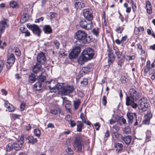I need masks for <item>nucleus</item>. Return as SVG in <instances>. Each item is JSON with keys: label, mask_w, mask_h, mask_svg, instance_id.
<instances>
[{"label": "nucleus", "mask_w": 155, "mask_h": 155, "mask_svg": "<svg viewBox=\"0 0 155 155\" xmlns=\"http://www.w3.org/2000/svg\"><path fill=\"white\" fill-rule=\"evenodd\" d=\"M54 44L56 46L57 48H58L60 44L59 42L57 40H55L54 41Z\"/></svg>", "instance_id": "obj_53"}, {"label": "nucleus", "mask_w": 155, "mask_h": 155, "mask_svg": "<svg viewBox=\"0 0 155 155\" xmlns=\"http://www.w3.org/2000/svg\"><path fill=\"white\" fill-rule=\"evenodd\" d=\"M107 51H108V63L109 65L112 64L114 62L115 58L114 53L117 56V58H120L122 54V52L119 50L118 49H108Z\"/></svg>", "instance_id": "obj_3"}, {"label": "nucleus", "mask_w": 155, "mask_h": 155, "mask_svg": "<svg viewBox=\"0 0 155 155\" xmlns=\"http://www.w3.org/2000/svg\"><path fill=\"white\" fill-rule=\"evenodd\" d=\"M115 43L118 45H121L122 46V42L121 40H120L118 39H117L115 40Z\"/></svg>", "instance_id": "obj_57"}, {"label": "nucleus", "mask_w": 155, "mask_h": 155, "mask_svg": "<svg viewBox=\"0 0 155 155\" xmlns=\"http://www.w3.org/2000/svg\"><path fill=\"white\" fill-rule=\"evenodd\" d=\"M134 116L136 118H137V114L136 113H132L128 112L127 114V116L128 119V122L129 124L132 123L133 120V116Z\"/></svg>", "instance_id": "obj_15"}, {"label": "nucleus", "mask_w": 155, "mask_h": 155, "mask_svg": "<svg viewBox=\"0 0 155 155\" xmlns=\"http://www.w3.org/2000/svg\"><path fill=\"white\" fill-rule=\"evenodd\" d=\"M46 59L43 53L38 54L37 56V63H39L41 65L45 63Z\"/></svg>", "instance_id": "obj_13"}, {"label": "nucleus", "mask_w": 155, "mask_h": 155, "mask_svg": "<svg viewBox=\"0 0 155 155\" xmlns=\"http://www.w3.org/2000/svg\"><path fill=\"white\" fill-rule=\"evenodd\" d=\"M14 143H8L6 147V150L7 151H10L14 148Z\"/></svg>", "instance_id": "obj_33"}, {"label": "nucleus", "mask_w": 155, "mask_h": 155, "mask_svg": "<svg viewBox=\"0 0 155 155\" xmlns=\"http://www.w3.org/2000/svg\"><path fill=\"white\" fill-rule=\"evenodd\" d=\"M121 139L124 141L127 145H128L130 144L131 141L132 137L130 136L124 137L121 136Z\"/></svg>", "instance_id": "obj_23"}, {"label": "nucleus", "mask_w": 155, "mask_h": 155, "mask_svg": "<svg viewBox=\"0 0 155 155\" xmlns=\"http://www.w3.org/2000/svg\"><path fill=\"white\" fill-rule=\"evenodd\" d=\"M74 146L75 148H78V138L76 137L74 140Z\"/></svg>", "instance_id": "obj_46"}, {"label": "nucleus", "mask_w": 155, "mask_h": 155, "mask_svg": "<svg viewBox=\"0 0 155 155\" xmlns=\"http://www.w3.org/2000/svg\"><path fill=\"white\" fill-rule=\"evenodd\" d=\"M152 117V114L150 112L147 113L144 115V120L142 121V124H144L148 125L150 123V120Z\"/></svg>", "instance_id": "obj_10"}, {"label": "nucleus", "mask_w": 155, "mask_h": 155, "mask_svg": "<svg viewBox=\"0 0 155 155\" xmlns=\"http://www.w3.org/2000/svg\"><path fill=\"white\" fill-rule=\"evenodd\" d=\"M84 137L83 135H80L78 134V152H82L84 151L85 143Z\"/></svg>", "instance_id": "obj_6"}, {"label": "nucleus", "mask_w": 155, "mask_h": 155, "mask_svg": "<svg viewBox=\"0 0 155 155\" xmlns=\"http://www.w3.org/2000/svg\"><path fill=\"white\" fill-rule=\"evenodd\" d=\"M82 52L89 61L93 58L95 54L93 49H87L86 50L84 49Z\"/></svg>", "instance_id": "obj_7"}, {"label": "nucleus", "mask_w": 155, "mask_h": 155, "mask_svg": "<svg viewBox=\"0 0 155 155\" xmlns=\"http://www.w3.org/2000/svg\"><path fill=\"white\" fill-rule=\"evenodd\" d=\"M88 83V79L86 78L83 79V81H81L80 82L81 85L83 87L86 86Z\"/></svg>", "instance_id": "obj_38"}, {"label": "nucleus", "mask_w": 155, "mask_h": 155, "mask_svg": "<svg viewBox=\"0 0 155 155\" xmlns=\"http://www.w3.org/2000/svg\"><path fill=\"white\" fill-rule=\"evenodd\" d=\"M25 104L24 103H22L20 105V109L21 111H23L25 108Z\"/></svg>", "instance_id": "obj_60"}, {"label": "nucleus", "mask_w": 155, "mask_h": 155, "mask_svg": "<svg viewBox=\"0 0 155 155\" xmlns=\"http://www.w3.org/2000/svg\"><path fill=\"white\" fill-rule=\"evenodd\" d=\"M139 27H135L134 29V33L135 35H137L140 32Z\"/></svg>", "instance_id": "obj_45"}, {"label": "nucleus", "mask_w": 155, "mask_h": 155, "mask_svg": "<svg viewBox=\"0 0 155 155\" xmlns=\"http://www.w3.org/2000/svg\"><path fill=\"white\" fill-rule=\"evenodd\" d=\"M121 40L122 42V46H124L127 43L129 39L127 35H126L122 37Z\"/></svg>", "instance_id": "obj_31"}, {"label": "nucleus", "mask_w": 155, "mask_h": 155, "mask_svg": "<svg viewBox=\"0 0 155 155\" xmlns=\"http://www.w3.org/2000/svg\"><path fill=\"white\" fill-rule=\"evenodd\" d=\"M55 88V91L57 90L58 91H61V92L62 89L64 87H63V84L62 83H57Z\"/></svg>", "instance_id": "obj_35"}, {"label": "nucleus", "mask_w": 155, "mask_h": 155, "mask_svg": "<svg viewBox=\"0 0 155 155\" xmlns=\"http://www.w3.org/2000/svg\"><path fill=\"white\" fill-rule=\"evenodd\" d=\"M89 61L86 56L82 52V55L78 58V63L81 65L83 64L85 62Z\"/></svg>", "instance_id": "obj_16"}, {"label": "nucleus", "mask_w": 155, "mask_h": 155, "mask_svg": "<svg viewBox=\"0 0 155 155\" xmlns=\"http://www.w3.org/2000/svg\"><path fill=\"white\" fill-rule=\"evenodd\" d=\"M9 5L11 7L13 8H18V5L17 2L14 1H11L9 3Z\"/></svg>", "instance_id": "obj_37"}, {"label": "nucleus", "mask_w": 155, "mask_h": 155, "mask_svg": "<svg viewBox=\"0 0 155 155\" xmlns=\"http://www.w3.org/2000/svg\"><path fill=\"white\" fill-rule=\"evenodd\" d=\"M137 100H130L129 98L127 97V99H126V104L127 106H130L134 108H136L137 107L138 105L137 104L134 102L135 101Z\"/></svg>", "instance_id": "obj_12"}, {"label": "nucleus", "mask_w": 155, "mask_h": 155, "mask_svg": "<svg viewBox=\"0 0 155 155\" xmlns=\"http://www.w3.org/2000/svg\"><path fill=\"white\" fill-rule=\"evenodd\" d=\"M91 70V67L89 66H87L83 67L79 71L78 77L79 78L81 77L83 74H87Z\"/></svg>", "instance_id": "obj_14"}, {"label": "nucleus", "mask_w": 155, "mask_h": 155, "mask_svg": "<svg viewBox=\"0 0 155 155\" xmlns=\"http://www.w3.org/2000/svg\"><path fill=\"white\" fill-rule=\"evenodd\" d=\"M7 26V24L5 20L1 21L0 22V39L1 35L4 32L5 27Z\"/></svg>", "instance_id": "obj_20"}, {"label": "nucleus", "mask_w": 155, "mask_h": 155, "mask_svg": "<svg viewBox=\"0 0 155 155\" xmlns=\"http://www.w3.org/2000/svg\"><path fill=\"white\" fill-rule=\"evenodd\" d=\"M26 139L28 140V143L33 144L35 143L37 141L36 138H34L33 136H30L27 137Z\"/></svg>", "instance_id": "obj_29"}, {"label": "nucleus", "mask_w": 155, "mask_h": 155, "mask_svg": "<svg viewBox=\"0 0 155 155\" xmlns=\"http://www.w3.org/2000/svg\"><path fill=\"white\" fill-rule=\"evenodd\" d=\"M15 58L14 55L11 54L8 56L6 67L7 68L9 69L14 64L15 61Z\"/></svg>", "instance_id": "obj_8"}, {"label": "nucleus", "mask_w": 155, "mask_h": 155, "mask_svg": "<svg viewBox=\"0 0 155 155\" xmlns=\"http://www.w3.org/2000/svg\"><path fill=\"white\" fill-rule=\"evenodd\" d=\"M80 117L82 121L83 122H84V120H86V119L84 117V114L83 113H81L80 116Z\"/></svg>", "instance_id": "obj_52"}, {"label": "nucleus", "mask_w": 155, "mask_h": 155, "mask_svg": "<svg viewBox=\"0 0 155 155\" xmlns=\"http://www.w3.org/2000/svg\"><path fill=\"white\" fill-rule=\"evenodd\" d=\"M138 104L140 105L139 109L144 112L147 110V108L150 105L147 102V99L146 97H143L139 101Z\"/></svg>", "instance_id": "obj_5"}, {"label": "nucleus", "mask_w": 155, "mask_h": 155, "mask_svg": "<svg viewBox=\"0 0 155 155\" xmlns=\"http://www.w3.org/2000/svg\"><path fill=\"white\" fill-rule=\"evenodd\" d=\"M115 147L116 148V151L117 153L121 152L123 149V144L120 143H117L115 145Z\"/></svg>", "instance_id": "obj_25"}, {"label": "nucleus", "mask_w": 155, "mask_h": 155, "mask_svg": "<svg viewBox=\"0 0 155 155\" xmlns=\"http://www.w3.org/2000/svg\"><path fill=\"white\" fill-rule=\"evenodd\" d=\"M4 64V61L3 60L0 61V68L2 69Z\"/></svg>", "instance_id": "obj_63"}, {"label": "nucleus", "mask_w": 155, "mask_h": 155, "mask_svg": "<svg viewBox=\"0 0 155 155\" xmlns=\"http://www.w3.org/2000/svg\"><path fill=\"white\" fill-rule=\"evenodd\" d=\"M34 133L35 135L38 137H39L41 134L40 130L38 129H36L34 130Z\"/></svg>", "instance_id": "obj_42"}, {"label": "nucleus", "mask_w": 155, "mask_h": 155, "mask_svg": "<svg viewBox=\"0 0 155 155\" xmlns=\"http://www.w3.org/2000/svg\"><path fill=\"white\" fill-rule=\"evenodd\" d=\"M69 124H71V127H73L76 125V123L74 121L72 120H70Z\"/></svg>", "instance_id": "obj_56"}, {"label": "nucleus", "mask_w": 155, "mask_h": 155, "mask_svg": "<svg viewBox=\"0 0 155 155\" xmlns=\"http://www.w3.org/2000/svg\"><path fill=\"white\" fill-rule=\"evenodd\" d=\"M115 31L117 33H120L121 34L122 32V31H121L120 27H118L116 28Z\"/></svg>", "instance_id": "obj_50"}, {"label": "nucleus", "mask_w": 155, "mask_h": 155, "mask_svg": "<svg viewBox=\"0 0 155 155\" xmlns=\"http://www.w3.org/2000/svg\"><path fill=\"white\" fill-rule=\"evenodd\" d=\"M50 113L53 114L57 115L58 114V111L55 109H52L50 110Z\"/></svg>", "instance_id": "obj_47"}, {"label": "nucleus", "mask_w": 155, "mask_h": 155, "mask_svg": "<svg viewBox=\"0 0 155 155\" xmlns=\"http://www.w3.org/2000/svg\"><path fill=\"white\" fill-rule=\"evenodd\" d=\"M13 51H14L15 54L18 56H19L21 54V51L19 50V49H13Z\"/></svg>", "instance_id": "obj_44"}, {"label": "nucleus", "mask_w": 155, "mask_h": 155, "mask_svg": "<svg viewBox=\"0 0 155 155\" xmlns=\"http://www.w3.org/2000/svg\"><path fill=\"white\" fill-rule=\"evenodd\" d=\"M5 106L9 112H12L14 111L15 109L13 106L8 103V101H7L5 103Z\"/></svg>", "instance_id": "obj_27"}, {"label": "nucleus", "mask_w": 155, "mask_h": 155, "mask_svg": "<svg viewBox=\"0 0 155 155\" xmlns=\"http://www.w3.org/2000/svg\"><path fill=\"white\" fill-rule=\"evenodd\" d=\"M35 75L34 74L31 73L28 77V81L31 83L34 82L36 80Z\"/></svg>", "instance_id": "obj_34"}, {"label": "nucleus", "mask_w": 155, "mask_h": 155, "mask_svg": "<svg viewBox=\"0 0 155 155\" xmlns=\"http://www.w3.org/2000/svg\"><path fill=\"white\" fill-rule=\"evenodd\" d=\"M22 33H25V36H29L30 35V33L28 30L24 31H22Z\"/></svg>", "instance_id": "obj_61"}, {"label": "nucleus", "mask_w": 155, "mask_h": 155, "mask_svg": "<svg viewBox=\"0 0 155 155\" xmlns=\"http://www.w3.org/2000/svg\"><path fill=\"white\" fill-rule=\"evenodd\" d=\"M99 28L98 27H96L93 28L91 31L92 33L95 36L97 37H98L99 36Z\"/></svg>", "instance_id": "obj_32"}, {"label": "nucleus", "mask_w": 155, "mask_h": 155, "mask_svg": "<svg viewBox=\"0 0 155 155\" xmlns=\"http://www.w3.org/2000/svg\"><path fill=\"white\" fill-rule=\"evenodd\" d=\"M128 94L129 96L127 95V94H126V99H127V97H128L130 100H137L140 96L139 92H137L134 88H131L129 89Z\"/></svg>", "instance_id": "obj_4"}, {"label": "nucleus", "mask_w": 155, "mask_h": 155, "mask_svg": "<svg viewBox=\"0 0 155 155\" xmlns=\"http://www.w3.org/2000/svg\"><path fill=\"white\" fill-rule=\"evenodd\" d=\"M41 83L38 81L34 85V89L36 91H39L41 89Z\"/></svg>", "instance_id": "obj_30"}, {"label": "nucleus", "mask_w": 155, "mask_h": 155, "mask_svg": "<svg viewBox=\"0 0 155 155\" xmlns=\"http://www.w3.org/2000/svg\"><path fill=\"white\" fill-rule=\"evenodd\" d=\"M73 152L71 148L68 147L66 150V153L64 155H72Z\"/></svg>", "instance_id": "obj_40"}, {"label": "nucleus", "mask_w": 155, "mask_h": 155, "mask_svg": "<svg viewBox=\"0 0 155 155\" xmlns=\"http://www.w3.org/2000/svg\"><path fill=\"white\" fill-rule=\"evenodd\" d=\"M95 40L93 36L88 35L86 32L82 30H78V41L84 45L88 44Z\"/></svg>", "instance_id": "obj_2"}, {"label": "nucleus", "mask_w": 155, "mask_h": 155, "mask_svg": "<svg viewBox=\"0 0 155 155\" xmlns=\"http://www.w3.org/2000/svg\"><path fill=\"white\" fill-rule=\"evenodd\" d=\"M118 59V60L117 61V62L118 66L121 68L123 65L124 60L125 59V56H124L121 58Z\"/></svg>", "instance_id": "obj_28"}, {"label": "nucleus", "mask_w": 155, "mask_h": 155, "mask_svg": "<svg viewBox=\"0 0 155 155\" xmlns=\"http://www.w3.org/2000/svg\"><path fill=\"white\" fill-rule=\"evenodd\" d=\"M28 20V18H24L21 17L20 21L21 23L23 24L27 21Z\"/></svg>", "instance_id": "obj_48"}, {"label": "nucleus", "mask_w": 155, "mask_h": 155, "mask_svg": "<svg viewBox=\"0 0 155 155\" xmlns=\"http://www.w3.org/2000/svg\"><path fill=\"white\" fill-rule=\"evenodd\" d=\"M41 65L39 63H36V64L32 68L33 72L35 73H37L41 70Z\"/></svg>", "instance_id": "obj_24"}, {"label": "nucleus", "mask_w": 155, "mask_h": 155, "mask_svg": "<svg viewBox=\"0 0 155 155\" xmlns=\"http://www.w3.org/2000/svg\"><path fill=\"white\" fill-rule=\"evenodd\" d=\"M83 123V122L78 121V132H81L82 129L84 128Z\"/></svg>", "instance_id": "obj_36"}, {"label": "nucleus", "mask_w": 155, "mask_h": 155, "mask_svg": "<svg viewBox=\"0 0 155 155\" xmlns=\"http://www.w3.org/2000/svg\"><path fill=\"white\" fill-rule=\"evenodd\" d=\"M73 88L72 86H67L64 87L61 91V93L64 95H68L73 91Z\"/></svg>", "instance_id": "obj_9"}, {"label": "nucleus", "mask_w": 155, "mask_h": 155, "mask_svg": "<svg viewBox=\"0 0 155 155\" xmlns=\"http://www.w3.org/2000/svg\"><path fill=\"white\" fill-rule=\"evenodd\" d=\"M78 49H73L72 51L70 53L69 57L70 59H72L77 58L78 57Z\"/></svg>", "instance_id": "obj_22"}, {"label": "nucleus", "mask_w": 155, "mask_h": 155, "mask_svg": "<svg viewBox=\"0 0 155 155\" xmlns=\"http://www.w3.org/2000/svg\"><path fill=\"white\" fill-rule=\"evenodd\" d=\"M63 99V105L65 106L66 110H69L71 106L70 101L67 100L66 97H62Z\"/></svg>", "instance_id": "obj_19"}, {"label": "nucleus", "mask_w": 155, "mask_h": 155, "mask_svg": "<svg viewBox=\"0 0 155 155\" xmlns=\"http://www.w3.org/2000/svg\"><path fill=\"white\" fill-rule=\"evenodd\" d=\"M113 133L114 134V136H115V137L117 138L119 137L121 138V136H122L120 134H119L117 132H114Z\"/></svg>", "instance_id": "obj_54"}, {"label": "nucleus", "mask_w": 155, "mask_h": 155, "mask_svg": "<svg viewBox=\"0 0 155 155\" xmlns=\"http://www.w3.org/2000/svg\"><path fill=\"white\" fill-rule=\"evenodd\" d=\"M141 50V52L140 53V55L141 56H146V54H145V51L144 49H140Z\"/></svg>", "instance_id": "obj_55"}, {"label": "nucleus", "mask_w": 155, "mask_h": 155, "mask_svg": "<svg viewBox=\"0 0 155 155\" xmlns=\"http://www.w3.org/2000/svg\"><path fill=\"white\" fill-rule=\"evenodd\" d=\"M131 7L133 12L135 13L136 11L137 8L136 3L134 4V5H131Z\"/></svg>", "instance_id": "obj_49"}, {"label": "nucleus", "mask_w": 155, "mask_h": 155, "mask_svg": "<svg viewBox=\"0 0 155 155\" xmlns=\"http://www.w3.org/2000/svg\"><path fill=\"white\" fill-rule=\"evenodd\" d=\"M147 12L149 15H151L152 13V8L150 1L147 0L146 2V7Z\"/></svg>", "instance_id": "obj_17"}, {"label": "nucleus", "mask_w": 155, "mask_h": 155, "mask_svg": "<svg viewBox=\"0 0 155 155\" xmlns=\"http://www.w3.org/2000/svg\"><path fill=\"white\" fill-rule=\"evenodd\" d=\"M57 81L56 80H52L46 82V84L49 88L51 90H55Z\"/></svg>", "instance_id": "obj_11"}, {"label": "nucleus", "mask_w": 155, "mask_h": 155, "mask_svg": "<svg viewBox=\"0 0 155 155\" xmlns=\"http://www.w3.org/2000/svg\"><path fill=\"white\" fill-rule=\"evenodd\" d=\"M84 95L83 92L81 91H78V96L82 97L84 96Z\"/></svg>", "instance_id": "obj_59"}, {"label": "nucleus", "mask_w": 155, "mask_h": 155, "mask_svg": "<svg viewBox=\"0 0 155 155\" xmlns=\"http://www.w3.org/2000/svg\"><path fill=\"white\" fill-rule=\"evenodd\" d=\"M85 8V4L83 2H78V8H79L80 10L81 9L83 8L84 9H84V8ZM83 10V9H82ZM86 10H87L86 9Z\"/></svg>", "instance_id": "obj_39"}, {"label": "nucleus", "mask_w": 155, "mask_h": 155, "mask_svg": "<svg viewBox=\"0 0 155 155\" xmlns=\"http://www.w3.org/2000/svg\"><path fill=\"white\" fill-rule=\"evenodd\" d=\"M33 32L38 37H40L41 35V31L38 26L35 25L32 29Z\"/></svg>", "instance_id": "obj_18"}, {"label": "nucleus", "mask_w": 155, "mask_h": 155, "mask_svg": "<svg viewBox=\"0 0 155 155\" xmlns=\"http://www.w3.org/2000/svg\"><path fill=\"white\" fill-rule=\"evenodd\" d=\"M23 142L21 141H18L17 142L14 143V149L18 150H20L23 145Z\"/></svg>", "instance_id": "obj_21"}, {"label": "nucleus", "mask_w": 155, "mask_h": 155, "mask_svg": "<svg viewBox=\"0 0 155 155\" xmlns=\"http://www.w3.org/2000/svg\"><path fill=\"white\" fill-rule=\"evenodd\" d=\"M43 20V18L42 17H41L38 19H36L35 21V22H39L40 21H42Z\"/></svg>", "instance_id": "obj_64"}, {"label": "nucleus", "mask_w": 155, "mask_h": 155, "mask_svg": "<svg viewBox=\"0 0 155 155\" xmlns=\"http://www.w3.org/2000/svg\"><path fill=\"white\" fill-rule=\"evenodd\" d=\"M151 74H152L150 77L151 79L152 80H154L155 79V71H153L151 72Z\"/></svg>", "instance_id": "obj_51"}, {"label": "nucleus", "mask_w": 155, "mask_h": 155, "mask_svg": "<svg viewBox=\"0 0 155 155\" xmlns=\"http://www.w3.org/2000/svg\"><path fill=\"white\" fill-rule=\"evenodd\" d=\"M107 97L105 95H104L102 98V103L103 105L105 106L107 103Z\"/></svg>", "instance_id": "obj_43"}, {"label": "nucleus", "mask_w": 155, "mask_h": 155, "mask_svg": "<svg viewBox=\"0 0 155 155\" xmlns=\"http://www.w3.org/2000/svg\"><path fill=\"white\" fill-rule=\"evenodd\" d=\"M43 30L45 33L48 34L52 32V30L49 25H45L43 27Z\"/></svg>", "instance_id": "obj_26"}, {"label": "nucleus", "mask_w": 155, "mask_h": 155, "mask_svg": "<svg viewBox=\"0 0 155 155\" xmlns=\"http://www.w3.org/2000/svg\"><path fill=\"white\" fill-rule=\"evenodd\" d=\"M124 56H125V59L127 61H130L132 60L131 59V56H128V55H124Z\"/></svg>", "instance_id": "obj_62"}, {"label": "nucleus", "mask_w": 155, "mask_h": 155, "mask_svg": "<svg viewBox=\"0 0 155 155\" xmlns=\"http://www.w3.org/2000/svg\"><path fill=\"white\" fill-rule=\"evenodd\" d=\"M35 25V24L31 25L30 24H28L27 25V26L28 28L30 29L31 30H32V28H33L34 26Z\"/></svg>", "instance_id": "obj_58"}, {"label": "nucleus", "mask_w": 155, "mask_h": 155, "mask_svg": "<svg viewBox=\"0 0 155 155\" xmlns=\"http://www.w3.org/2000/svg\"><path fill=\"white\" fill-rule=\"evenodd\" d=\"M46 78L45 76L41 74L38 76V81L41 82H44Z\"/></svg>", "instance_id": "obj_41"}, {"label": "nucleus", "mask_w": 155, "mask_h": 155, "mask_svg": "<svg viewBox=\"0 0 155 155\" xmlns=\"http://www.w3.org/2000/svg\"><path fill=\"white\" fill-rule=\"evenodd\" d=\"M83 13L84 17L89 21V22L87 23L84 19H81L79 22V25L82 28L89 30L91 29L93 25L91 21L93 18L92 13L86 9H83Z\"/></svg>", "instance_id": "obj_1"}]
</instances>
